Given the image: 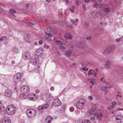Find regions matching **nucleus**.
Instances as JSON below:
<instances>
[{
	"label": "nucleus",
	"instance_id": "nucleus-1",
	"mask_svg": "<svg viewBox=\"0 0 123 123\" xmlns=\"http://www.w3.org/2000/svg\"><path fill=\"white\" fill-rule=\"evenodd\" d=\"M16 111L15 107L13 105H10L6 109L7 113L10 115H12Z\"/></svg>",
	"mask_w": 123,
	"mask_h": 123
},
{
	"label": "nucleus",
	"instance_id": "nucleus-2",
	"mask_svg": "<svg viewBox=\"0 0 123 123\" xmlns=\"http://www.w3.org/2000/svg\"><path fill=\"white\" fill-rule=\"evenodd\" d=\"M26 114L30 118H31L34 117L36 114V111L32 109H30L27 110Z\"/></svg>",
	"mask_w": 123,
	"mask_h": 123
},
{
	"label": "nucleus",
	"instance_id": "nucleus-3",
	"mask_svg": "<svg viewBox=\"0 0 123 123\" xmlns=\"http://www.w3.org/2000/svg\"><path fill=\"white\" fill-rule=\"evenodd\" d=\"M85 100L84 99H80L77 102L76 104V106L78 108L81 109L84 106V105L85 103Z\"/></svg>",
	"mask_w": 123,
	"mask_h": 123
},
{
	"label": "nucleus",
	"instance_id": "nucleus-4",
	"mask_svg": "<svg viewBox=\"0 0 123 123\" xmlns=\"http://www.w3.org/2000/svg\"><path fill=\"white\" fill-rule=\"evenodd\" d=\"M21 75L20 73L18 72L14 76L13 79L14 81L16 83L19 81L21 80Z\"/></svg>",
	"mask_w": 123,
	"mask_h": 123
},
{
	"label": "nucleus",
	"instance_id": "nucleus-5",
	"mask_svg": "<svg viewBox=\"0 0 123 123\" xmlns=\"http://www.w3.org/2000/svg\"><path fill=\"white\" fill-rule=\"evenodd\" d=\"M43 52V50L42 48H40L37 49L36 51L35 54V57H36L40 58L41 57L42 55Z\"/></svg>",
	"mask_w": 123,
	"mask_h": 123
},
{
	"label": "nucleus",
	"instance_id": "nucleus-6",
	"mask_svg": "<svg viewBox=\"0 0 123 123\" xmlns=\"http://www.w3.org/2000/svg\"><path fill=\"white\" fill-rule=\"evenodd\" d=\"M20 90L23 93H26L29 92V88L28 86H24L21 87Z\"/></svg>",
	"mask_w": 123,
	"mask_h": 123
},
{
	"label": "nucleus",
	"instance_id": "nucleus-7",
	"mask_svg": "<svg viewBox=\"0 0 123 123\" xmlns=\"http://www.w3.org/2000/svg\"><path fill=\"white\" fill-rule=\"evenodd\" d=\"M38 57H35V58L31 59L30 60L31 63L33 65H37L39 63V61Z\"/></svg>",
	"mask_w": 123,
	"mask_h": 123
},
{
	"label": "nucleus",
	"instance_id": "nucleus-8",
	"mask_svg": "<svg viewBox=\"0 0 123 123\" xmlns=\"http://www.w3.org/2000/svg\"><path fill=\"white\" fill-rule=\"evenodd\" d=\"M30 54L29 52H24L22 53V58L25 60L28 59L30 57Z\"/></svg>",
	"mask_w": 123,
	"mask_h": 123
},
{
	"label": "nucleus",
	"instance_id": "nucleus-9",
	"mask_svg": "<svg viewBox=\"0 0 123 123\" xmlns=\"http://www.w3.org/2000/svg\"><path fill=\"white\" fill-rule=\"evenodd\" d=\"M61 103V101L58 98H56L53 101V104H54V105L55 106H60Z\"/></svg>",
	"mask_w": 123,
	"mask_h": 123
},
{
	"label": "nucleus",
	"instance_id": "nucleus-10",
	"mask_svg": "<svg viewBox=\"0 0 123 123\" xmlns=\"http://www.w3.org/2000/svg\"><path fill=\"white\" fill-rule=\"evenodd\" d=\"M111 65V62L109 61H107L105 62L104 67L106 69H108L110 68Z\"/></svg>",
	"mask_w": 123,
	"mask_h": 123
},
{
	"label": "nucleus",
	"instance_id": "nucleus-11",
	"mask_svg": "<svg viewBox=\"0 0 123 123\" xmlns=\"http://www.w3.org/2000/svg\"><path fill=\"white\" fill-rule=\"evenodd\" d=\"M116 121L118 123H123V117L119 115L116 117Z\"/></svg>",
	"mask_w": 123,
	"mask_h": 123
},
{
	"label": "nucleus",
	"instance_id": "nucleus-12",
	"mask_svg": "<svg viewBox=\"0 0 123 123\" xmlns=\"http://www.w3.org/2000/svg\"><path fill=\"white\" fill-rule=\"evenodd\" d=\"M12 93L11 91L6 90L4 93L5 96L7 97L11 98L12 96Z\"/></svg>",
	"mask_w": 123,
	"mask_h": 123
},
{
	"label": "nucleus",
	"instance_id": "nucleus-13",
	"mask_svg": "<svg viewBox=\"0 0 123 123\" xmlns=\"http://www.w3.org/2000/svg\"><path fill=\"white\" fill-rule=\"evenodd\" d=\"M94 115L96 116L98 118L99 120H101L102 117V115L100 112L98 111H97L94 114Z\"/></svg>",
	"mask_w": 123,
	"mask_h": 123
},
{
	"label": "nucleus",
	"instance_id": "nucleus-14",
	"mask_svg": "<svg viewBox=\"0 0 123 123\" xmlns=\"http://www.w3.org/2000/svg\"><path fill=\"white\" fill-rule=\"evenodd\" d=\"M81 63L83 66H90L91 65V63L89 61H83L81 62Z\"/></svg>",
	"mask_w": 123,
	"mask_h": 123
},
{
	"label": "nucleus",
	"instance_id": "nucleus-15",
	"mask_svg": "<svg viewBox=\"0 0 123 123\" xmlns=\"http://www.w3.org/2000/svg\"><path fill=\"white\" fill-rule=\"evenodd\" d=\"M42 20H39V19H37L36 20H34L31 21H27V22L29 25H31L32 24L34 25L36 24L37 22L40 21Z\"/></svg>",
	"mask_w": 123,
	"mask_h": 123
},
{
	"label": "nucleus",
	"instance_id": "nucleus-16",
	"mask_svg": "<svg viewBox=\"0 0 123 123\" xmlns=\"http://www.w3.org/2000/svg\"><path fill=\"white\" fill-rule=\"evenodd\" d=\"M56 29L55 26H48L47 27V30L48 32H53L54 31L55 29Z\"/></svg>",
	"mask_w": 123,
	"mask_h": 123
},
{
	"label": "nucleus",
	"instance_id": "nucleus-17",
	"mask_svg": "<svg viewBox=\"0 0 123 123\" xmlns=\"http://www.w3.org/2000/svg\"><path fill=\"white\" fill-rule=\"evenodd\" d=\"M98 15V13L97 11H94L92 12V16L94 18L97 17Z\"/></svg>",
	"mask_w": 123,
	"mask_h": 123
},
{
	"label": "nucleus",
	"instance_id": "nucleus-18",
	"mask_svg": "<svg viewBox=\"0 0 123 123\" xmlns=\"http://www.w3.org/2000/svg\"><path fill=\"white\" fill-rule=\"evenodd\" d=\"M72 51L71 50H67L65 53V55L67 57H70L71 55Z\"/></svg>",
	"mask_w": 123,
	"mask_h": 123
},
{
	"label": "nucleus",
	"instance_id": "nucleus-19",
	"mask_svg": "<svg viewBox=\"0 0 123 123\" xmlns=\"http://www.w3.org/2000/svg\"><path fill=\"white\" fill-rule=\"evenodd\" d=\"M46 108V104L39 106L38 107V109L40 111Z\"/></svg>",
	"mask_w": 123,
	"mask_h": 123
},
{
	"label": "nucleus",
	"instance_id": "nucleus-20",
	"mask_svg": "<svg viewBox=\"0 0 123 123\" xmlns=\"http://www.w3.org/2000/svg\"><path fill=\"white\" fill-rule=\"evenodd\" d=\"M108 47L109 49V51H110V53L112 52L115 49V46L113 45L110 46Z\"/></svg>",
	"mask_w": 123,
	"mask_h": 123
},
{
	"label": "nucleus",
	"instance_id": "nucleus-21",
	"mask_svg": "<svg viewBox=\"0 0 123 123\" xmlns=\"http://www.w3.org/2000/svg\"><path fill=\"white\" fill-rule=\"evenodd\" d=\"M10 123V119L9 118H7L4 119V121H2V123Z\"/></svg>",
	"mask_w": 123,
	"mask_h": 123
},
{
	"label": "nucleus",
	"instance_id": "nucleus-22",
	"mask_svg": "<svg viewBox=\"0 0 123 123\" xmlns=\"http://www.w3.org/2000/svg\"><path fill=\"white\" fill-rule=\"evenodd\" d=\"M101 5L95 2L93 5V7H101Z\"/></svg>",
	"mask_w": 123,
	"mask_h": 123
},
{
	"label": "nucleus",
	"instance_id": "nucleus-23",
	"mask_svg": "<svg viewBox=\"0 0 123 123\" xmlns=\"http://www.w3.org/2000/svg\"><path fill=\"white\" fill-rule=\"evenodd\" d=\"M78 46L79 48H82L84 47L85 46V44L81 42H80L79 43Z\"/></svg>",
	"mask_w": 123,
	"mask_h": 123
},
{
	"label": "nucleus",
	"instance_id": "nucleus-24",
	"mask_svg": "<svg viewBox=\"0 0 123 123\" xmlns=\"http://www.w3.org/2000/svg\"><path fill=\"white\" fill-rule=\"evenodd\" d=\"M12 52L14 54L18 53L19 52L18 49L16 48H14L12 50Z\"/></svg>",
	"mask_w": 123,
	"mask_h": 123
},
{
	"label": "nucleus",
	"instance_id": "nucleus-25",
	"mask_svg": "<svg viewBox=\"0 0 123 123\" xmlns=\"http://www.w3.org/2000/svg\"><path fill=\"white\" fill-rule=\"evenodd\" d=\"M110 53L108 47L105 49L103 52V53L104 54H108Z\"/></svg>",
	"mask_w": 123,
	"mask_h": 123
},
{
	"label": "nucleus",
	"instance_id": "nucleus-26",
	"mask_svg": "<svg viewBox=\"0 0 123 123\" xmlns=\"http://www.w3.org/2000/svg\"><path fill=\"white\" fill-rule=\"evenodd\" d=\"M52 119V118L50 116L47 117V122L48 123H50Z\"/></svg>",
	"mask_w": 123,
	"mask_h": 123
},
{
	"label": "nucleus",
	"instance_id": "nucleus-27",
	"mask_svg": "<svg viewBox=\"0 0 123 123\" xmlns=\"http://www.w3.org/2000/svg\"><path fill=\"white\" fill-rule=\"evenodd\" d=\"M67 36H65V38L66 39H67L68 38L69 39L71 40L73 38V36L70 34H68Z\"/></svg>",
	"mask_w": 123,
	"mask_h": 123
},
{
	"label": "nucleus",
	"instance_id": "nucleus-28",
	"mask_svg": "<svg viewBox=\"0 0 123 123\" xmlns=\"http://www.w3.org/2000/svg\"><path fill=\"white\" fill-rule=\"evenodd\" d=\"M5 110V108L3 105L2 104V103L0 102V111H4Z\"/></svg>",
	"mask_w": 123,
	"mask_h": 123
},
{
	"label": "nucleus",
	"instance_id": "nucleus-29",
	"mask_svg": "<svg viewBox=\"0 0 123 123\" xmlns=\"http://www.w3.org/2000/svg\"><path fill=\"white\" fill-rule=\"evenodd\" d=\"M7 39V37L5 36H3L0 38V40H1L3 42H5L6 40Z\"/></svg>",
	"mask_w": 123,
	"mask_h": 123
},
{
	"label": "nucleus",
	"instance_id": "nucleus-30",
	"mask_svg": "<svg viewBox=\"0 0 123 123\" xmlns=\"http://www.w3.org/2000/svg\"><path fill=\"white\" fill-rule=\"evenodd\" d=\"M94 73L93 70L92 69L90 70L88 72V74L89 75H91L93 74Z\"/></svg>",
	"mask_w": 123,
	"mask_h": 123
},
{
	"label": "nucleus",
	"instance_id": "nucleus-31",
	"mask_svg": "<svg viewBox=\"0 0 123 123\" xmlns=\"http://www.w3.org/2000/svg\"><path fill=\"white\" fill-rule=\"evenodd\" d=\"M29 99L30 100H31L32 101H35L36 100L37 98L36 97H28Z\"/></svg>",
	"mask_w": 123,
	"mask_h": 123
},
{
	"label": "nucleus",
	"instance_id": "nucleus-32",
	"mask_svg": "<svg viewBox=\"0 0 123 123\" xmlns=\"http://www.w3.org/2000/svg\"><path fill=\"white\" fill-rule=\"evenodd\" d=\"M95 111V110L94 109H91L89 112V114L91 115L93 114Z\"/></svg>",
	"mask_w": 123,
	"mask_h": 123
},
{
	"label": "nucleus",
	"instance_id": "nucleus-33",
	"mask_svg": "<svg viewBox=\"0 0 123 123\" xmlns=\"http://www.w3.org/2000/svg\"><path fill=\"white\" fill-rule=\"evenodd\" d=\"M104 11L106 13L109 12L110 11V9L109 8H105V7H104Z\"/></svg>",
	"mask_w": 123,
	"mask_h": 123
},
{
	"label": "nucleus",
	"instance_id": "nucleus-34",
	"mask_svg": "<svg viewBox=\"0 0 123 123\" xmlns=\"http://www.w3.org/2000/svg\"><path fill=\"white\" fill-rule=\"evenodd\" d=\"M60 48L62 49H65L66 48V46L63 44V43L60 45Z\"/></svg>",
	"mask_w": 123,
	"mask_h": 123
},
{
	"label": "nucleus",
	"instance_id": "nucleus-35",
	"mask_svg": "<svg viewBox=\"0 0 123 123\" xmlns=\"http://www.w3.org/2000/svg\"><path fill=\"white\" fill-rule=\"evenodd\" d=\"M55 43L57 45H60L62 43V42L59 40H56V41Z\"/></svg>",
	"mask_w": 123,
	"mask_h": 123
},
{
	"label": "nucleus",
	"instance_id": "nucleus-36",
	"mask_svg": "<svg viewBox=\"0 0 123 123\" xmlns=\"http://www.w3.org/2000/svg\"><path fill=\"white\" fill-rule=\"evenodd\" d=\"M80 70H83V71H87L88 70V69L85 67L81 68H80Z\"/></svg>",
	"mask_w": 123,
	"mask_h": 123
},
{
	"label": "nucleus",
	"instance_id": "nucleus-37",
	"mask_svg": "<svg viewBox=\"0 0 123 123\" xmlns=\"http://www.w3.org/2000/svg\"><path fill=\"white\" fill-rule=\"evenodd\" d=\"M30 35L29 34H26L25 35V38L26 39H28L29 38H30Z\"/></svg>",
	"mask_w": 123,
	"mask_h": 123
},
{
	"label": "nucleus",
	"instance_id": "nucleus-38",
	"mask_svg": "<svg viewBox=\"0 0 123 123\" xmlns=\"http://www.w3.org/2000/svg\"><path fill=\"white\" fill-rule=\"evenodd\" d=\"M10 13L11 14L12 13H15L16 12V11L13 9H10Z\"/></svg>",
	"mask_w": 123,
	"mask_h": 123
},
{
	"label": "nucleus",
	"instance_id": "nucleus-39",
	"mask_svg": "<svg viewBox=\"0 0 123 123\" xmlns=\"http://www.w3.org/2000/svg\"><path fill=\"white\" fill-rule=\"evenodd\" d=\"M69 110L71 112H73L74 111V108L73 107H71L69 108Z\"/></svg>",
	"mask_w": 123,
	"mask_h": 123
},
{
	"label": "nucleus",
	"instance_id": "nucleus-40",
	"mask_svg": "<svg viewBox=\"0 0 123 123\" xmlns=\"http://www.w3.org/2000/svg\"><path fill=\"white\" fill-rule=\"evenodd\" d=\"M89 121L87 120H84L82 121V123H87Z\"/></svg>",
	"mask_w": 123,
	"mask_h": 123
},
{
	"label": "nucleus",
	"instance_id": "nucleus-41",
	"mask_svg": "<svg viewBox=\"0 0 123 123\" xmlns=\"http://www.w3.org/2000/svg\"><path fill=\"white\" fill-rule=\"evenodd\" d=\"M52 97L51 96H50L49 97L47 98V100H48V102H50L52 100Z\"/></svg>",
	"mask_w": 123,
	"mask_h": 123
},
{
	"label": "nucleus",
	"instance_id": "nucleus-42",
	"mask_svg": "<svg viewBox=\"0 0 123 123\" xmlns=\"http://www.w3.org/2000/svg\"><path fill=\"white\" fill-rule=\"evenodd\" d=\"M28 96L29 97H35V95L34 94H33L32 93H30L28 95Z\"/></svg>",
	"mask_w": 123,
	"mask_h": 123
},
{
	"label": "nucleus",
	"instance_id": "nucleus-43",
	"mask_svg": "<svg viewBox=\"0 0 123 123\" xmlns=\"http://www.w3.org/2000/svg\"><path fill=\"white\" fill-rule=\"evenodd\" d=\"M19 98L21 100H22L24 99L23 98V94H21L19 97Z\"/></svg>",
	"mask_w": 123,
	"mask_h": 123
},
{
	"label": "nucleus",
	"instance_id": "nucleus-44",
	"mask_svg": "<svg viewBox=\"0 0 123 123\" xmlns=\"http://www.w3.org/2000/svg\"><path fill=\"white\" fill-rule=\"evenodd\" d=\"M48 36L49 37H51L52 36V35L50 33H47V36Z\"/></svg>",
	"mask_w": 123,
	"mask_h": 123
},
{
	"label": "nucleus",
	"instance_id": "nucleus-45",
	"mask_svg": "<svg viewBox=\"0 0 123 123\" xmlns=\"http://www.w3.org/2000/svg\"><path fill=\"white\" fill-rule=\"evenodd\" d=\"M89 25V22H85V25L87 27Z\"/></svg>",
	"mask_w": 123,
	"mask_h": 123
},
{
	"label": "nucleus",
	"instance_id": "nucleus-46",
	"mask_svg": "<svg viewBox=\"0 0 123 123\" xmlns=\"http://www.w3.org/2000/svg\"><path fill=\"white\" fill-rule=\"evenodd\" d=\"M91 39V36H89L87 37L86 38V39L87 40H90Z\"/></svg>",
	"mask_w": 123,
	"mask_h": 123
},
{
	"label": "nucleus",
	"instance_id": "nucleus-47",
	"mask_svg": "<svg viewBox=\"0 0 123 123\" xmlns=\"http://www.w3.org/2000/svg\"><path fill=\"white\" fill-rule=\"evenodd\" d=\"M69 27L71 29H74V27L71 24H69Z\"/></svg>",
	"mask_w": 123,
	"mask_h": 123
},
{
	"label": "nucleus",
	"instance_id": "nucleus-48",
	"mask_svg": "<svg viewBox=\"0 0 123 123\" xmlns=\"http://www.w3.org/2000/svg\"><path fill=\"white\" fill-rule=\"evenodd\" d=\"M43 43V41L41 40H40L38 42L39 44L40 45H41Z\"/></svg>",
	"mask_w": 123,
	"mask_h": 123
},
{
	"label": "nucleus",
	"instance_id": "nucleus-49",
	"mask_svg": "<svg viewBox=\"0 0 123 123\" xmlns=\"http://www.w3.org/2000/svg\"><path fill=\"white\" fill-rule=\"evenodd\" d=\"M100 24L101 25H106V23L105 22H101L100 23Z\"/></svg>",
	"mask_w": 123,
	"mask_h": 123
},
{
	"label": "nucleus",
	"instance_id": "nucleus-50",
	"mask_svg": "<svg viewBox=\"0 0 123 123\" xmlns=\"http://www.w3.org/2000/svg\"><path fill=\"white\" fill-rule=\"evenodd\" d=\"M94 73L93 74V75L95 77V78H96L97 77V72H95L94 73Z\"/></svg>",
	"mask_w": 123,
	"mask_h": 123
},
{
	"label": "nucleus",
	"instance_id": "nucleus-51",
	"mask_svg": "<svg viewBox=\"0 0 123 123\" xmlns=\"http://www.w3.org/2000/svg\"><path fill=\"white\" fill-rule=\"evenodd\" d=\"M88 97L91 100H92L93 99L92 97L91 96H89Z\"/></svg>",
	"mask_w": 123,
	"mask_h": 123
},
{
	"label": "nucleus",
	"instance_id": "nucleus-52",
	"mask_svg": "<svg viewBox=\"0 0 123 123\" xmlns=\"http://www.w3.org/2000/svg\"><path fill=\"white\" fill-rule=\"evenodd\" d=\"M111 104L113 105H117V103L116 102H112Z\"/></svg>",
	"mask_w": 123,
	"mask_h": 123
},
{
	"label": "nucleus",
	"instance_id": "nucleus-53",
	"mask_svg": "<svg viewBox=\"0 0 123 123\" xmlns=\"http://www.w3.org/2000/svg\"><path fill=\"white\" fill-rule=\"evenodd\" d=\"M52 23L53 24H55L58 22L56 21L55 20H53L52 21Z\"/></svg>",
	"mask_w": 123,
	"mask_h": 123
},
{
	"label": "nucleus",
	"instance_id": "nucleus-54",
	"mask_svg": "<svg viewBox=\"0 0 123 123\" xmlns=\"http://www.w3.org/2000/svg\"><path fill=\"white\" fill-rule=\"evenodd\" d=\"M116 41L117 42H119L120 41V38H118L116 39Z\"/></svg>",
	"mask_w": 123,
	"mask_h": 123
},
{
	"label": "nucleus",
	"instance_id": "nucleus-55",
	"mask_svg": "<svg viewBox=\"0 0 123 123\" xmlns=\"http://www.w3.org/2000/svg\"><path fill=\"white\" fill-rule=\"evenodd\" d=\"M23 98L24 99L26 98H27V97L26 95L25 94H23Z\"/></svg>",
	"mask_w": 123,
	"mask_h": 123
},
{
	"label": "nucleus",
	"instance_id": "nucleus-56",
	"mask_svg": "<svg viewBox=\"0 0 123 123\" xmlns=\"http://www.w3.org/2000/svg\"><path fill=\"white\" fill-rule=\"evenodd\" d=\"M116 96L117 97H119L120 98H122V95H121L120 94H118L116 95Z\"/></svg>",
	"mask_w": 123,
	"mask_h": 123
},
{
	"label": "nucleus",
	"instance_id": "nucleus-57",
	"mask_svg": "<svg viewBox=\"0 0 123 123\" xmlns=\"http://www.w3.org/2000/svg\"><path fill=\"white\" fill-rule=\"evenodd\" d=\"M90 80L91 81L90 82L92 84V85H93L94 84V82L93 81V79Z\"/></svg>",
	"mask_w": 123,
	"mask_h": 123
},
{
	"label": "nucleus",
	"instance_id": "nucleus-58",
	"mask_svg": "<svg viewBox=\"0 0 123 123\" xmlns=\"http://www.w3.org/2000/svg\"><path fill=\"white\" fill-rule=\"evenodd\" d=\"M83 9L84 10H86V8L85 5H83Z\"/></svg>",
	"mask_w": 123,
	"mask_h": 123
},
{
	"label": "nucleus",
	"instance_id": "nucleus-59",
	"mask_svg": "<svg viewBox=\"0 0 123 123\" xmlns=\"http://www.w3.org/2000/svg\"><path fill=\"white\" fill-rule=\"evenodd\" d=\"M106 100L108 101H111V99H108V98H105Z\"/></svg>",
	"mask_w": 123,
	"mask_h": 123
},
{
	"label": "nucleus",
	"instance_id": "nucleus-60",
	"mask_svg": "<svg viewBox=\"0 0 123 123\" xmlns=\"http://www.w3.org/2000/svg\"><path fill=\"white\" fill-rule=\"evenodd\" d=\"M90 119L91 120H94L95 119V118L94 117H92L90 118Z\"/></svg>",
	"mask_w": 123,
	"mask_h": 123
},
{
	"label": "nucleus",
	"instance_id": "nucleus-61",
	"mask_svg": "<svg viewBox=\"0 0 123 123\" xmlns=\"http://www.w3.org/2000/svg\"><path fill=\"white\" fill-rule=\"evenodd\" d=\"M71 22L73 24H74V21L73 19H71L70 20Z\"/></svg>",
	"mask_w": 123,
	"mask_h": 123
},
{
	"label": "nucleus",
	"instance_id": "nucleus-62",
	"mask_svg": "<svg viewBox=\"0 0 123 123\" xmlns=\"http://www.w3.org/2000/svg\"><path fill=\"white\" fill-rule=\"evenodd\" d=\"M102 91L103 92H107V90L106 88L103 89Z\"/></svg>",
	"mask_w": 123,
	"mask_h": 123
},
{
	"label": "nucleus",
	"instance_id": "nucleus-63",
	"mask_svg": "<svg viewBox=\"0 0 123 123\" xmlns=\"http://www.w3.org/2000/svg\"><path fill=\"white\" fill-rule=\"evenodd\" d=\"M69 45L70 47H71V48H73V46L72 44L71 43H70L69 44Z\"/></svg>",
	"mask_w": 123,
	"mask_h": 123
},
{
	"label": "nucleus",
	"instance_id": "nucleus-64",
	"mask_svg": "<svg viewBox=\"0 0 123 123\" xmlns=\"http://www.w3.org/2000/svg\"><path fill=\"white\" fill-rule=\"evenodd\" d=\"M120 40L121 41L123 40V36L121 38H119Z\"/></svg>",
	"mask_w": 123,
	"mask_h": 123
}]
</instances>
